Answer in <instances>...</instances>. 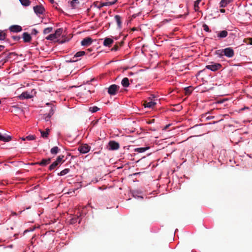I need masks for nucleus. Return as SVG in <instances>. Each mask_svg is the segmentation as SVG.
Returning a JSON list of instances; mask_svg holds the SVG:
<instances>
[{
    "mask_svg": "<svg viewBox=\"0 0 252 252\" xmlns=\"http://www.w3.org/2000/svg\"><path fill=\"white\" fill-rule=\"evenodd\" d=\"M149 147H141V148H135L134 149L135 152H137L138 153H143L145 152L147 150L149 149Z\"/></svg>",
    "mask_w": 252,
    "mask_h": 252,
    "instance_id": "4be33fe9",
    "label": "nucleus"
},
{
    "mask_svg": "<svg viewBox=\"0 0 252 252\" xmlns=\"http://www.w3.org/2000/svg\"><path fill=\"white\" fill-rule=\"evenodd\" d=\"M21 139L22 140H24V141L26 140V139H25V137H22V138H21Z\"/></svg>",
    "mask_w": 252,
    "mask_h": 252,
    "instance_id": "3c124183",
    "label": "nucleus"
},
{
    "mask_svg": "<svg viewBox=\"0 0 252 252\" xmlns=\"http://www.w3.org/2000/svg\"><path fill=\"white\" fill-rule=\"evenodd\" d=\"M34 12L37 14H42L45 11V9L42 5H36L33 7Z\"/></svg>",
    "mask_w": 252,
    "mask_h": 252,
    "instance_id": "1a4fd4ad",
    "label": "nucleus"
},
{
    "mask_svg": "<svg viewBox=\"0 0 252 252\" xmlns=\"http://www.w3.org/2000/svg\"><path fill=\"white\" fill-rule=\"evenodd\" d=\"M52 3H53L54 2V0H49Z\"/></svg>",
    "mask_w": 252,
    "mask_h": 252,
    "instance_id": "8fccbe9b",
    "label": "nucleus"
},
{
    "mask_svg": "<svg viewBox=\"0 0 252 252\" xmlns=\"http://www.w3.org/2000/svg\"><path fill=\"white\" fill-rule=\"evenodd\" d=\"M85 52L84 51L78 52L74 55L73 59L83 56V55H85Z\"/></svg>",
    "mask_w": 252,
    "mask_h": 252,
    "instance_id": "cd10ccee",
    "label": "nucleus"
},
{
    "mask_svg": "<svg viewBox=\"0 0 252 252\" xmlns=\"http://www.w3.org/2000/svg\"><path fill=\"white\" fill-rule=\"evenodd\" d=\"M119 87L115 84L111 85L108 89V93L110 95H115Z\"/></svg>",
    "mask_w": 252,
    "mask_h": 252,
    "instance_id": "6e6552de",
    "label": "nucleus"
},
{
    "mask_svg": "<svg viewBox=\"0 0 252 252\" xmlns=\"http://www.w3.org/2000/svg\"><path fill=\"white\" fill-rule=\"evenodd\" d=\"M36 92L34 89L30 91H26L22 93L19 96L21 99H29L33 97L35 95Z\"/></svg>",
    "mask_w": 252,
    "mask_h": 252,
    "instance_id": "7ed1b4c3",
    "label": "nucleus"
},
{
    "mask_svg": "<svg viewBox=\"0 0 252 252\" xmlns=\"http://www.w3.org/2000/svg\"><path fill=\"white\" fill-rule=\"evenodd\" d=\"M225 10L224 9H221L220 10V12L221 13H224V12H225Z\"/></svg>",
    "mask_w": 252,
    "mask_h": 252,
    "instance_id": "a18cd8bd",
    "label": "nucleus"
},
{
    "mask_svg": "<svg viewBox=\"0 0 252 252\" xmlns=\"http://www.w3.org/2000/svg\"><path fill=\"white\" fill-rule=\"evenodd\" d=\"M50 162H51V158H48L47 159H43L41 161L37 162L36 163H32V164H33V165L38 164L41 166H46L47 164H48L49 163H50Z\"/></svg>",
    "mask_w": 252,
    "mask_h": 252,
    "instance_id": "9b49d317",
    "label": "nucleus"
},
{
    "mask_svg": "<svg viewBox=\"0 0 252 252\" xmlns=\"http://www.w3.org/2000/svg\"><path fill=\"white\" fill-rule=\"evenodd\" d=\"M171 124H168L165 126L163 128L162 130H166L168 129L169 127L171 126Z\"/></svg>",
    "mask_w": 252,
    "mask_h": 252,
    "instance_id": "58836bf2",
    "label": "nucleus"
},
{
    "mask_svg": "<svg viewBox=\"0 0 252 252\" xmlns=\"http://www.w3.org/2000/svg\"><path fill=\"white\" fill-rule=\"evenodd\" d=\"M59 164L55 161L53 162L49 167V169L50 170H52L55 169Z\"/></svg>",
    "mask_w": 252,
    "mask_h": 252,
    "instance_id": "c85d7f7f",
    "label": "nucleus"
},
{
    "mask_svg": "<svg viewBox=\"0 0 252 252\" xmlns=\"http://www.w3.org/2000/svg\"><path fill=\"white\" fill-rule=\"evenodd\" d=\"M227 35L228 32L225 30L219 32L217 33L218 37L220 39L226 37Z\"/></svg>",
    "mask_w": 252,
    "mask_h": 252,
    "instance_id": "4468645a",
    "label": "nucleus"
},
{
    "mask_svg": "<svg viewBox=\"0 0 252 252\" xmlns=\"http://www.w3.org/2000/svg\"><path fill=\"white\" fill-rule=\"evenodd\" d=\"M17 235H18V234H15L14 235V236L16 237Z\"/></svg>",
    "mask_w": 252,
    "mask_h": 252,
    "instance_id": "5fc2aeb1",
    "label": "nucleus"
},
{
    "mask_svg": "<svg viewBox=\"0 0 252 252\" xmlns=\"http://www.w3.org/2000/svg\"><path fill=\"white\" fill-rule=\"evenodd\" d=\"M221 66V65L219 63H214L206 66V68L212 71H216L219 70Z\"/></svg>",
    "mask_w": 252,
    "mask_h": 252,
    "instance_id": "20e7f679",
    "label": "nucleus"
},
{
    "mask_svg": "<svg viewBox=\"0 0 252 252\" xmlns=\"http://www.w3.org/2000/svg\"><path fill=\"white\" fill-rule=\"evenodd\" d=\"M192 91V87L190 86L188 87H186L185 88V92L186 94H190L191 93Z\"/></svg>",
    "mask_w": 252,
    "mask_h": 252,
    "instance_id": "7c9ffc66",
    "label": "nucleus"
},
{
    "mask_svg": "<svg viewBox=\"0 0 252 252\" xmlns=\"http://www.w3.org/2000/svg\"><path fill=\"white\" fill-rule=\"evenodd\" d=\"M117 0H114V1H110L111 3H109V4H111V5H112L115 4L117 2Z\"/></svg>",
    "mask_w": 252,
    "mask_h": 252,
    "instance_id": "79ce46f5",
    "label": "nucleus"
},
{
    "mask_svg": "<svg viewBox=\"0 0 252 252\" xmlns=\"http://www.w3.org/2000/svg\"><path fill=\"white\" fill-rule=\"evenodd\" d=\"M93 40L91 37H88L83 39L81 41V45L83 46H88L92 44Z\"/></svg>",
    "mask_w": 252,
    "mask_h": 252,
    "instance_id": "9d476101",
    "label": "nucleus"
},
{
    "mask_svg": "<svg viewBox=\"0 0 252 252\" xmlns=\"http://www.w3.org/2000/svg\"><path fill=\"white\" fill-rule=\"evenodd\" d=\"M113 42V40L110 38H106L103 42V45L105 46H109Z\"/></svg>",
    "mask_w": 252,
    "mask_h": 252,
    "instance_id": "dca6fc26",
    "label": "nucleus"
},
{
    "mask_svg": "<svg viewBox=\"0 0 252 252\" xmlns=\"http://www.w3.org/2000/svg\"><path fill=\"white\" fill-rule=\"evenodd\" d=\"M22 5L27 6H29L31 2L29 0H19Z\"/></svg>",
    "mask_w": 252,
    "mask_h": 252,
    "instance_id": "393cba45",
    "label": "nucleus"
},
{
    "mask_svg": "<svg viewBox=\"0 0 252 252\" xmlns=\"http://www.w3.org/2000/svg\"><path fill=\"white\" fill-rule=\"evenodd\" d=\"M111 2L110 1L106 2L105 3H104L103 5L104 6H110L111 5V4H109Z\"/></svg>",
    "mask_w": 252,
    "mask_h": 252,
    "instance_id": "a19ab883",
    "label": "nucleus"
},
{
    "mask_svg": "<svg viewBox=\"0 0 252 252\" xmlns=\"http://www.w3.org/2000/svg\"><path fill=\"white\" fill-rule=\"evenodd\" d=\"M59 148L57 146H55L51 149L50 152L52 154L55 155L57 154L59 152Z\"/></svg>",
    "mask_w": 252,
    "mask_h": 252,
    "instance_id": "b1692460",
    "label": "nucleus"
},
{
    "mask_svg": "<svg viewBox=\"0 0 252 252\" xmlns=\"http://www.w3.org/2000/svg\"><path fill=\"white\" fill-rule=\"evenodd\" d=\"M121 84L122 86L124 87H127L129 85V79L127 77H125L122 80Z\"/></svg>",
    "mask_w": 252,
    "mask_h": 252,
    "instance_id": "aec40b11",
    "label": "nucleus"
},
{
    "mask_svg": "<svg viewBox=\"0 0 252 252\" xmlns=\"http://www.w3.org/2000/svg\"><path fill=\"white\" fill-rule=\"evenodd\" d=\"M115 19L117 23L118 27L119 28H122V19L120 16L117 15L115 16Z\"/></svg>",
    "mask_w": 252,
    "mask_h": 252,
    "instance_id": "6ab92c4d",
    "label": "nucleus"
},
{
    "mask_svg": "<svg viewBox=\"0 0 252 252\" xmlns=\"http://www.w3.org/2000/svg\"><path fill=\"white\" fill-rule=\"evenodd\" d=\"M78 59H76L75 60H74V61H77Z\"/></svg>",
    "mask_w": 252,
    "mask_h": 252,
    "instance_id": "6e6d98bb",
    "label": "nucleus"
},
{
    "mask_svg": "<svg viewBox=\"0 0 252 252\" xmlns=\"http://www.w3.org/2000/svg\"><path fill=\"white\" fill-rule=\"evenodd\" d=\"M159 102V99L155 95H151L144 102L145 108H153Z\"/></svg>",
    "mask_w": 252,
    "mask_h": 252,
    "instance_id": "f257e3e1",
    "label": "nucleus"
},
{
    "mask_svg": "<svg viewBox=\"0 0 252 252\" xmlns=\"http://www.w3.org/2000/svg\"><path fill=\"white\" fill-rule=\"evenodd\" d=\"M11 140L10 136H4L0 133V141L3 142H9Z\"/></svg>",
    "mask_w": 252,
    "mask_h": 252,
    "instance_id": "f3484780",
    "label": "nucleus"
},
{
    "mask_svg": "<svg viewBox=\"0 0 252 252\" xmlns=\"http://www.w3.org/2000/svg\"><path fill=\"white\" fill-rule=\"evenodd\" d=\"M23 38L25 42H29L32 39L31 35L26 32L23 33Z\"/></svg>",
    "mask_w": 252,
    "mask_h": 252,
    "instance_id": "ddd939ff",
    "label": "nucleus"
},
{
    "mask_svg": "<svg viewBox=\"0 0 252 252\" xmlns=\"http://www.w3.org/2000/svg\"><path fill=\"white\" fill-rule=\"evenodd\" d=\"M35 135H29V136H27L25 137V139H26V140H34L35 139Z\"/></svg>",
    "mask_w": 252,
    "mask_h": 252,
    "instance_id": "c9c22d12",
    "label": "nucleus"
},
{
    "mask_svg": "<svg viewBox=\"0 0 252 252\" xmlns=\"http://www.w3.org/2000/svg\"><path fill=\"white\" fill-rule=\"evenodd\" d=\"M79 3V1L78 0H72L70 2V5L72 9H75Z\"/></svg>",
    "mask_w": 252,
    "mask_h": 252,
    "instance_id": "a211bd4d",
    "label": "nucleus"
},
{
    "mask_svg": "<svg viewBox=\"0 0 252 252\" xmlns=\"http://www.w3.org/2000/svg\"><path fill=\"white\" fill-rule=\"evenodd\" d=\"M249 40V44H251V45H252V38H250L248 39Z\"/></svg>",
    "mask_w": 252,
    "mask_h": 252,
    "instance_id": "37998d69",
    "label": "nucleus"
},
{
    "mask_svg": "<svg viewBox=\"0 0 252 252\" xmlns=\"http://www.w3.org/2000/svg\"><path fill=\"white\" fill-rule=\"evenodd\" d=\"M214 118V117H210V116H208L206 117L207 119H211V118Z\"/></svg>",
    "mask_w": 252,
    "mask_h": 252,
    "instance_id": "de8ad7c7",
    "label": "nucleus"
},
{
    "mask_svg": "<svg viewBox=\"0 0 252 252\" xmlns=\"http://www.w3.org/2000/svg\"><path fill=\"white\" fill-rule=\"evenodd\" d=\"M223 54L228 58H232L234 55L233 50L230 47H227L223 49Z\"/></svg>",
    "mask_w": 252,
    "mask_h": 252,
    "instance_id": "0eeeda50",
    "label": "nucleus"
},
{
    "mask_svg": "<svg viewBox=\"0 0 252 252\" xmlns=\"http://www.w3.org/2000/svg\"><path fill=\"white\" fill-rule=\"evenodd\" d=\"M216 54L220 58L223 57L224 56V54H223V49L217 50Z\"/></svg>",
    "mask_w": 252,
    "mask_h": 252,
    "instance_id": "a878e982",
    "label": "nucleus"
},
{
    "mask_svg": "<svg viewBox=\"0 0 252 252\" xmlns=\"http://www.w3.org/2000/svg\"><path fill=\"white\" fill-rule=\"evenodd\" d=\"M201 0H197L194 2V9L195 11H198L199 9L198 5Z\"/></svg>",
    "mask_w": 252,
    "mask_h": 252,
    "instance_id": "c756f323",
    "label": "nucleus"
},
{
    "mask_svg": "<svg viewBox=\"0 0 252 252\" xmlns=\"http://www.w3.org/2000/svg\"><path fill=\"white\" fill-rule=\"evenodd\" d=\"M226 101V100H223V101H219V102H218V103H219V104L222 103L224 102H225V101Z\"/></svg>",
    "mask_w": 252,
    "mask_h": 252,
    "instance_id": "49530a36",
    "label": "nucleus"
},
{
    "mask_svg": "<svg viewBox=\"0 0 252 252\" xmlns=\"http://www.w3.org/2000/svg\"><path fill=\"white\" fill-rule=\"evenodd\" d=\"M89 110H99V109L97 107L95 106L93 107H90Z\"/></svg>",
    "mask_w": 252,
    "mask_h": 252,
    "instance_id": "4c0bfd02",
    "label": "nucleus"
},
{
    "mask_svg": "<svg viewBox=\"0 0 252 252\" xmlns=\"http://www.w3.org/2000/svg\"><path fill=\"white\" fill-rule=\"evenodd\" d=\"M46 105L47 106L50 107V110H54V109H55V106L54 105V103L53 102L46 103Z\"/></svg>",
    "mask_w": 252,
    "mask_h": 252,
    "instance_id": "72a5a7b5",
    "label": "nucleus"
},
{
    "mask_svg": "<svg viewBox=\"0 0 252 252\" xmlns=\"http://www.w3.org/2000/svg\"><path fill=\"white\" fill-rule=\"evenodd\" d=\"M29 230L28 229L25 230L24 231V233H27V232H29Z\"/></svg>",
    "mask_w": 252,
    "mask_h": 252,
    "instance_id": "09e8293b",
    "label": "nucleus"
},
{
    "mask_svg": "<svg viewBox=\"0 0 252 252\" xmlns=\"http://www.w3.org/2000/svg\"><path fill=\"white\" fill-rule=\"evenodd\" d=\"M203 30L206 32H210V30L209 29V27L206 24H204L203 25Z\"/></svg>",
    "mask_w": 252,
    "mask_h": 252,
    "instance_id": "e433bc0d",
    "label": "nucleus"
},
{
    "mask_svg": "<svg viewBox=\"0 0 252 252\" xmlns=\"http://www.w3.org/2000/svg\"><path fill=\"white\" fill-rule=\"evenodd\" d=\"M9 30L12 32H18L22 30V27L18 25H13L9 28Z\"/></svg>",
    "mask_w": 252,
    "mask_h": 252,
    "instance_id": "f8f14e48",
    "label": "nucleus"
},
{
    "mask_svg": "<svg viewBox=\"0 0 252 252\" xmlns=\"http://www.w3.org/2000/svg\"><path fill=\"white\" fill-rule=\"evenodd\" d=\"M53 114V113H50L48 114H45L43 118L46 121H48Z\"/></svg>",
    "mask_w": 252,
    "mask_h": 252,
    "instance_id": "473e14b6",
    "label": "nucleus"
},
{
    "mask_svg": "<svg viewBox=\"0 0 252 252\" xmlns=\"http://www.w3.org/2000/svg\"><path fill=\"white\" fill-rule=\"evenodd\" d=\"M155 119H152V120L146 121V123L148 124H151L154 123L155 122Z\"/></svg>",
    "mask_w": 252,
    "mask_h": 252,
    "instance_id": "ea45409f",
    "label": "nucleus"
},
{
    "mask_svg": "<svg viewBox=\"0 0 252 252\" xmlns=\"http://www.w3.org/2000/svg\"><path fill=\"white\" fill-rule=\"evenodd\" d=\"M40 133L41 134V136L43 138H47L49 135V132L50 131V129L49 128H46V131H44L41 129L39 130Z\"/></svg>",
    "mask_w": 252,
    "mask_h": 252,
    "instance_id": "412c9836",
    "label": "nucleus"
},
{
    "mask_svg": "<svg viewBox=\"0 0 252 252\" xmlns=\"http://www.w3.org/2000/svg\"><path fill=\"white\" fill-rule=\"evenodd\" d=\"M4 48V46L3 45H0V51H1Z\"/></svg>",
    "mask_w": 252,
    "mask_h": 252,
    "instance_id": "c03bdc74",
    "label": "nucleus"
},
{
    "mask_svg": "<svg viewBox=\"0 0 252 252\" xmlns=\"http://www.w3.org/2000/svg\"><path fill=\"white\" fill-rule=\"evenodd\" d=\"M64 158V156H59L57 159H56V161L59 164H61L62 163H63L64 160H63V158Z\"/></svg>",
    "mask_w": 252,
    "mask_h": 252,
    "instance_id": "bb28decb",
    "label": "nucleus"
},
{
    "mask_svg": "<svg viewBox=\"0 0 252 252\" xmlns=\"http://www.w3.org/2000/svg\"><path fill=\"white\" fill-rule=\"evenodd\" d=\"M5 37V33L3 31H0V40H4Z\"/></svg>",
    "mask_w": 252,
    "mask_h": 252,
    "instance_id": "f704fd0d",
    "label": "nucleus"
},
{
    "mask_svg": "<svg viewBox=\"0 0 252 252\" xmlns=\"http://www.w3.org/2000/svg\"><path fill=\"white\" fill-rule=\"evenodd\" d=\"M108 149L109 150H117L120 148V145L119 143L115 141H110L108 143Z\"/></svg>",
    "mask_w": 252,
    "mask_h": 252,
    "instance_id": "423d86ee",
    "label": "nucleus"
},
{
    "mask_svg": "<svg viewBox=\"0 0 252 252\" xmlns=\"http://www.w3.org/2000/svg\"><path fill=\"white\" fill-rule=\"evenodd\" d=\"M52 30H53L52 27H48V28H45L43 31V33L44 34H48V33L51 32L52 31Z\"/></svg>",
    "mask_w": 252,
    "mask_h": 252,
    "instance_id": "2f4dec72",
    "label": "nucleus"
},
{
    "mask_svg": "<svg viewBox=\"0 0 252 252\" xmlns=\"http://www.w3.org/2000/svg\"><path fill=\"white\" fill-rule=\"evenodd\" d=\"M91 147L87 144H82L78 147V151L82 154H86L90 151Z\"/></svg>",
    "mask_w": 252,
    "mask_h": 252,
    "instance_id": "39448f33",
    "label": "nucleus"
},
{
    "mask_svg": "<svg viewBox=\"0 0 252 252\" xmlns=\"http://www.w3.org/2000/svg\"><path fill=\"white\" fill-rule=\"evenodd\" d=\"M245 110V108H241L240 110L243 111Z\"/></svg>",
    "mask_w": 252,
    "mask_h": 252,
    "instance_id": "603ef678",
    "label": "nucleus"
},
{
    "mask_svg": "<svg viewBox=\"0 0 252 252\" xmlns=\"http://www.w3.org/2000/svg\"><path fill=\"white\" fill-rule=\"evenodd\" d=\"M70 171V169L69 168H65L62 171H61L60 173H58V175L59 176H63L67 173H68Z\"/></svg>",
    "mask_w": 252,
    "mask_h": 252,
    "instance_id": "5701e85b",
    "label": "nucleus"
},
{
    "mask_svg": "<svg viewBox=\"0 0 252 252\" xmlns=\"http://www.w3.org/2000/svg\"><path fill=\"white\" fill-rule=\"evenodd\" d=\"M233 0H221L220 2V5L221 7H225L227 4L233 1Z\"/></svg>",
    "mask_w": 252,
    "mask_h": 252,
    "instance_id": "2eb2a0df",
    "label": "nucleus"
},
{
    "mask_svg": "<svg viewBox=\"0 0 252 252\" xmlns=\"http://www.w3.org/2000/svg\"><path fill=\"white\" fill-rule=\"evenodd\" d=\"M33 31H34V32H36V33L37 32V31L35 29H34Z\"/></svg>",
    "mask_w": 252,
    "mask_h": 252,
    "instance_id": "864d4df0",
    "label": "nucleus"
},
{
    "mask_svg": "<svg viewBox=\"0 0 252 252\" xmlns=\"http://www.w3.org/2000/svg\"><path fill=\"white\" fill-rule=\"evenodd\" d=\"M63 31V29L62 28L58 29L54 33L50 34L46 37L47 40L56 41L57 40L61 35Z\"/></svg>",
    "mask_w": 252,
    "mask_h": 252,
    "instance_id": "f03ea898",
    "label": "nucleus"
}]
</instances>
